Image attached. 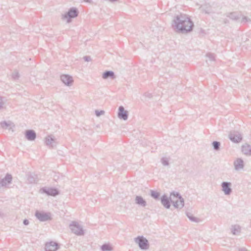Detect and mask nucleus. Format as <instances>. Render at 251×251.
<instances>
[{
  "label": "nucleus",
  "mask_w": 251,
  "mask_h": 251,
  "mask_svg": "<svg viewBox=\"0 0 251 251\" xmlns=\"http://www.w3.org/2000/svg\"><path fill=\"white\" fill-rule=\"evenodd\" d=\"M173 26L177 31L182 33H186L192 30L194 24L187 15L181 14L175 17L173 20Z\"/></svg>",
  "instance_id": "1"
},
{
  "label": "nucleus",
  "mask_w": 251,
  "mask_h": 251,
  "mask_svg": "<svg viewBox=\"0 0 251 251\" xmlns=\"http://www.w3.org/2000/svg\"><path fill=\"white\" fill-rule=\"evenodd\" d=\"M170 201L176 208L180 209L184 205V199L178 192H173L171 193Z\"/></svg>",
  "instance_id": "2"
},
{
  "label": "nucleus",
  "mask_w": 251,
  "mask_h": 251,
  "mask_svg": "<svg viewBox=\"0 0 251 251\" xmlns=\"http://www.w3.org/2000/svg\"><path fill=\"white\" fill-rule=\"evenodd\" d=\"M70 228L72 232L77 236H82L84 234L82 226L77 222L73 221L70 224Z\"/></svg>",
  "instance_id": "3"
},
{
  "label": "nucleus",
  "mask_w": 251,
  "mask_h": 251,
  "mask_svg": "<svg viewBox=\"0 0 251 251\" xmlns=\"http://www.w3.org/2000/svg\"><path fill=\"white\" fill-rule=\"evenodd\" d=\"M78 11L75 7L71 8L65 14L62 15V19L66 20L67 22L69 23L71 22V19L75 18L78 16Z\"/></svg>",
  "instance_id": "4"
},
{
  "label": "nucleus",
  "mask_w": 251,
  "mask_h": 251,
  "mask_svg": "<svg viewBox=\"0 0 251 251\" xmlns=\"http://www.w3.org/2000/svg\"><path fill=\"white\" fill-rule=\"evenodd\" d=\"M134 241L141 250H146L149 248L148 240L143 236H139L135 238Z\"/></svg>",
  "instance_id": "5"
},
{
  "label": "nucleus",
  "mask_w": 251,
  "mask_h": 251,
  "mask_svg": "<svg viewBox=\"0 0 251 251\" xmlns=\"http://www.w3.org/2000/svg\"><path fill=\"white\" fill-rule=\"evenodd\" d=\"M35 216L41 222H45L51 220L50 214V213L36 211Z\"/></svg>",
  "instance_id": "6"
},
{
  "label": "nucleus",
  "mask_w": 251,
  "mask_h": 251,
  "mask_svg": "<svg viewBox=\"0 0 251 251\" xmlns=\"http://www.w3.org/2000/svg\"><path fill=\"white\" fill-rule=\"evenodd\" d=\"M229 139L233 142L238 143L242 140V136L240 133L238 131L231 132L229 135Z\"/></svg>",
  "instance_id": "7"
},
{
  "label": "nucleus",
  "mask_w": 251,
  "mask_h": 251,
  "mask_svg": "<svg viewBox=\"0 0 251 251\" xmlns=\"http://www.w3.org/2000/svg\"><path fill=\"white\" fill-rule=\"evenodd\" d=\"M41 193H45L49 196H55L59 194L58 191L53 188L43 187L40 190Z\"/></svg>",
  "instance_id": "8"
},
{
  "label": "nucleus",
  "mask_w": 251,
  "mask_h": 251,
  "mask_svg": "<svg viewBox=\"0 0 251 251\" xmlns=\"http://www.w3.org/2000/svg\"><path fill=\"white\" fill-rule=\"evenodd\" d=\"M231 183L229 182H223L221 184L222 191L226 195H229L232 192Z\"/></svg>",
  "instance_id": "9"
},
{
  "label": "nucleus",
  "mask_w": 251,
  "mask_h": 251,
  "mask_svg": "<svg viewBox=\"0 0 251 251\" xmlns=\"http://www.w3.org/2000/svg\"><path fill=\"white\" fill-rule=\"evenodd\" d=\"M118 117L120 119L126 120L128 118V112L125 110L123 106H120L118 108Z\"/></svg>",
  "instance_id": "10"
},
{
  "label": "nucleus",
  "mask_w": 251,
  "mask_h": 251,
  "mask_svg": "<svg viewBox=\"0 0 251 251\" xmlns=\"http://www.w3.org/2000/svg\"><path fill=\"white\" fill-rule=\"evenodd\" d=\"M12 176L10 174H7L5 176L0 180V188L6 187L7 185L11 183Z\"/></svg>",
  "instance_id": "11"
},
{
  "label": "nucleus",
  "mask_w": 251,
  "mask_h": 251,
  "mask_svg": "<svg viewBox=\"0 0 251 251\" xmlns=\"http://www.w3.org/2000/svg\"><path fill=\"white\" fill-rule=\"evenodd\" d=\"M60 78L62 82L68 86H71L74 81L73 77L68 75H61Z\"/></svg>",
  "instance_id": "12"
},
{
  "label": "nucleus",
  "mask_w": 251,
  "mask_h": 251,
  "mask_svg": "<svg viewBox=\"0 0 251 251\" xmlns=\"http://www.w3.org/2000/svg\"><path fill=\"white\" fill-rule=\"evenodd\" d=\"M59 248L58 244L53 241L47 243L45 246L46 251H56Z\"/></svg>",
  "instance_id": "13"
},
{
  "label": "nucleus",
  "mask_w": 251,
  "mask_h": 251,
  "mask_svg": "<svg viewBox=\"0 0 251 251\" xmlns=\"http://www.w3.org/2000/svg\"><path fill=\"white\" fill-rule=\"evenodd\" d=\"M161 203L163 205V206L169 209L170 208L171 204L170 202V197L168 198L166 195H163L160 198Z\"/></svg>",
  "instance_id": "14"
},
{
  "label": "nucleus",
  "mask_w": 251,
  "mask_h": 251,
  "mask_svg": "<svg viewBox=\"0 0 251 251\" xmlns=\"http://www.w3.org/2000/svg\"><path fill=\"white\" fill-rule=\"evenodd\" d=\"M25 136L28 141H34L36 137V134L34 130L29 129L25 132Z\"/></svg>",
  "instance_id": "15"
},
{
  "label": "nucleus",
  "mask_w": 251,
  "mask_h": 251,
  "mask_svg": "<svg viewBox=\"0 0 251 251\" xmlns=\"http://www.w3.org/2000/svg\"><path fill=\"white\" fill-rule=\"evenodd\" d=\"M1 127L3 129H8L9 130H12L13 131V128L15 127L14 124L10 121H3L0 123Z\"/></svg>",
  "instance_id": "16"
},
{
  "label": "nucleus",
  "mask_w": 251,
  "mask_h": 251,
  "mask_svg": "<svg viewBox=\"0 0 251 251\" xmlns=\"http://www.w3.org/2000/svg\"><path fill=\"white\" fill-rule=\"evenodd\" d=\"M200 9L206 14H210L213 12L212 7L209 3H205L200 7Z\"/></svg>",
  "instance_id": "17"
},
{
  "label": "nucleus",
  "mask_w": 251,
  "mask_h": 251,
  "mask_svg": "<svg viewBox=\"0 0 251 251\" xmlns=\"http://www.w3.org/2000/svg\"><path fill=\"white\" fill-rule=\"evenodd\" d=\"M102 77L104 79H107L108 78L114 79L116 78V75L114 72L112 71H106L102 74Z\"/></svg>",
  "instance_id": "18"
},
{
  "label": "nucleus",
  "mask_w": 251,
  "mask_h": 251,
  "mask_svg": "<svg viewBox=\"0 0 251 251\" xmlns=\"http://www.w3.org/2000/svg\"><path fill=\"white\" fill-rule=\"evenodd\" d=\"M45 143L46 145L53 148L56 145L55 139L51 135L48 136L45 139Z\"/></svg>",
  "instance_id": "19"
},
{
  "label": "nucleus",
  "mask_w": 251,
  "mask_h": 251,
  "mask_svg": "<svg viewBox=\"0 0 251 251\" xmlns=\"http://www.w3.org/2000/svg\"><path fill=\"white\" fill-rule=\"evenodd\" d=\"M135 203L142 207L147 205L146 201L140 196H136L135 199Z\"/></svg>",
  "instance_id": "20"
},
{
  "label": "nucleus",
  "mask_w": 251,
  "mask_h": 251,
  "mask_svg": "<svg viewBox=\"0 0 251 251\" xmlns=\"http://www.w3.org/2000/svg\"><path fill=\"white\" fill-rule=\"evenodd\" d=\"M242 152L248 156L251 155V146L248 144H245L242 146Z\"/></svg>",
  "instance_id": "21"
},
{
  "label": "nucleus",
  "mask_w": 251,
  "mask_h": 251,
  "mask_svg": "<svg viewBox=\"0 0 251 251\" xmlns=\"http://www.w3.org/2000/svg\"><path fill=\"white\" fill-rule=\"evenodd\" d=\"M234 166L236 170L243 169L244 167L243 160L240 158H238L234 162Z\"/></svg>",
  "instance_id": "22"
},
{
  "label": "nucleus",
  "mask_w": 251,
  "mask_h": 251,
  "mask_svg": "<svg viewBox=\"0 0 251 251\" xmlns=\"http://www.w3.org/2000/svg\"><path fill=\"white\" fill-rule=\"evenodd\" d=\"M206 57L208 58L206 61L208 64H212V62L215 61V55L211 53H208L206 54Z\"/></svg>",
  "instance_id": "23"
},
{
  "label": "nucleus",
  "mask_w": 251,
  "mask_h": 251,
  "mask_svg": "<svg viewBox=\"0 0 251 251\" xmlns=\"http://www.w3.org/2000/svg\"><path fill=\"white\" fill-rule=\"evenodd\" d=\"M231 230L233 234H237L241 232V227L239 225H237L232 226Z\"/></svg>",
  "instance_id": "24"
},
{
  "label": "nucleus",
  "mask_w": 251,
  "mask_h": 251,
  "mask_svg": "<svg viewBox=\"0 0 251 251\" xmlns=\"http://www.w3.org/2000/svg\"><path fill=\"white\" fill-rule=\"evenodd\" d=\"M226 16L233 20H237L240 18L239 15L235 12L227 13Z\"/></svg>",
  "instance_id": "25"
},
{
  "label": "nucleus",
  "mask_w": 251,
  "mask_h": 251,
  "mask_svg": "<svg viewBox=\"0 0 251 251\" xmlns=\"http://www.w3.org/2000/svg\"><path fill=\"white\" fill-rule=\"evenodd\" d=\"M37 176L34 174H30L27 176V181L30 183H34L37 181Z\"/></svg>",
  "instance_id": "26"
},
{
  "label": "nucleus",
  "mask_w": 251,
  "mask_h": 251,
  "mask_svg": "<svg viewBox=\"0 0 251 251\" xmlns=\"http://www.w3.org/2000/svg\"><path fill=\"white\" fill-rule=\"evenodd\" d=\"M187 216L189 218V219L193 222L195 223H199L201 221V220L196 217H194L192 214L189 213H187Z\"/></svg>",
  "instance_id": "27"
},
{
  "label": "nucleus",
  "mask_w": 251,
  "mask_h": 251,
  "mask_svg": "<svg viewBox=\"0 0 251 251\" xmlns=\"http://www.w3.org/2000/svg\"><path fill=\"white\" fill-rule=\"evenodd\" d=\"M102 251H111L112 247L109 244H104L100 247Z\"/></svg>",
  "instance_id": "28"
},
{
  "label": "nucleus",
  "mask_w": 251,
  "mask_h": 251,
  "mask_svg": "<svg viewBox=\"0 0 251 251\" xmlns=\"http://www.w3.org/2000/svg\"><path fill=\"white\" fill-rule=\"evenodd\" d=\"M212 145L213 149L216 151H218L220 150L221 143L218 141H213L212 143Z\"/></svg>",
  "instance_id": "29"
},
{
  "label": "nucleus",
  "mask_w": 251,
  "mask_h": 251,
  "mask_svg": "<svg viewBox=\"0 0 251 251\" xmlns=\"http://www.w3.org/2000/svg\"><path fill=\"white\" fill-rule=\"evenodd\" d=\"M151 196L155 200H158L160 196V193L154 190H151Z\"/></svg>",
  "instance_id": "30"
},
{
  "label": "nucleus",
  "mask_w": 251,
  "mask_h": 251,
  "mask_svg": "<svg viewBox=\"0 0 251 251\" xmlns=\"http://www.w3.org/2000/svg\"><path fill=\"white\" fill-rule=\"evenodd\" d=\"M161 161L162 164L164 166H168L169 164V160L168 159V158H167L166 157L162 158Z\"/></svg>",
  "instance_id": "31"
},
{
  "label": "nucleus",
  "mask_w": 251,
  "mask_h": 251,
  "mask_svg": "<svg viewBox=\"0 0 251 251\" xmlns=\"http://www.w3.org/2000/svg\"><path fill=\"white\" fill-rule=\"evenodd\" d=\"M20 77V75H19V74L18 72L17 71H14L13 73H12V78L16 80V79H18Z\"/></svg>",
  "instance_id": "32"
},
{
  "label": "nucleus",
  "mask_w": 251,
  "mask_h": 251,
  "mask_svg": "<svg viewBox=\"0 0 251 251\" xmlns=\"http://www.w3.org/2000/svg\"><path fill=\"white\" fill-rule=\"evenodd\" d=\"M104 113V111L103 110H96L95 111V114L97 117H99L101 115H103Z\"/></svg>",
  "instance_id": "33"
},
{
  "label": "nucleus",
  "mask_w": 251,
  "mask_h": 251,
  "mask_svg": "<svg viewBox=\"0 0 251 251\" xmlns=\"http://www.w3.org/2000/svg\"><path fill=\"white\" fill-rule=\"evenodd\" d=\"M144 96L146 97V98H148V99H151L152 98V95L151 93H148V92H147V93H145L144 94Z\"/></svg>",
  "instance_id": "34"
},
{
  "label": "nucleus",
  "mask_w": 251,
  "mask_h": 251,
  "mask_svg": "<svg viewBox=\"0 0 251 251\" xmlns=\"http://www.w3.org/2000/svg\"><path fill=\"white\" fill-rule=\"evenodd\" d=\"M249 21H251L250 19H249L248 17H243L242 20H241V22L242 23H246Z\"/></svg>",
  "instance_id": "35"
},
{
  "label": "nucleus",
  "mask_w": 251,
  "mask_h": 251,
  "mask_svg": "<svg viewBox=\"0 0 251 251\" xmlns=\"http://www.w3.org/2000/svg\"><path fill=\"white\" fill-rule=\"evenodd\" d=\"M83 59L85 61L89 62L91 60V57L89 56H85L83 57Z\"/></svg>",
  "instance_id": "36"
},
{
  "label": "nucleus",
  "mask_w": 251,
  "mask_h": 251,
  "mask_svg": "<svg viewBox=\"0 0 251 251\" xmlns=\"http://www.w3.org/2000/svg\"><path fill=\"white\" fill-rule=\"evenodd\" d=\"M23 224L25 226L28 225L29 224L28 220L27 219H25L23 221Z\"/></svg>",
  "instance_id": "37"
},
{
  "label": "nucleus",
  "mask_w": 251,
  "mask_h": 251,
  "mask_svg": "<svg viewBox=\"0 0 251 251\" xmlns=\"http://www.w3.org/2000/svg\"><path fill=\"white\" fill-rule=\"evenodd\" d=\"M83 0L85 2H89V3L91 2V1H92V0Z\"/></svg>",
  "instance_id": "38"
},
{
  "label": "nucleus",
  "mask_w": 251,
  "mask_h": 251,
  "mask_svg": "<svg viewBox=\"0 0 251 251\" xmlns=\"http://www.w3.org/2000/svg\"><path fill=\"white\" fill-rule=\"evenodd\" d=\"M2 107V103L0 102V109Z\"/></svg>",
  "instance_id": "39"
}]
</instances>
